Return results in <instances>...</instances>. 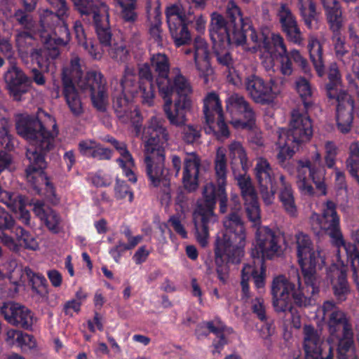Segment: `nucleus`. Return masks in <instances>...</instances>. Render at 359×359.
Wrapping results in <instances>:
<instances>
[{
	"instance_id": "1",
	"label": "nucleus",
	"mask_w": 359,
	"mask_h": 359,
	"mask_svg": "<svg viewBox=\"0 0 359 359\" xmlns=\"http://www.w3.org/2000/svg\"><path fill=\"white\" fill-rule=\"evenodd\" d=\"M16 130L29 142L26 152L29 162L26 169L27 180L40 194L47 179L43 172L46 165L44 156L55 147L59 134L56 121L43 111L38 118L21 115L16 121Z\"/></svg>"
},
{
	"instance_id": "2",
	"label": "nucleus",
	"mask_w": 359,
	"mask_h": 359,
	"mask_svg": "<svg viewBox=\"0 0 359 359\" xmlns=\"http://www.w3.org/2000/svg\"><path fill=\"white\" fill-rule=\"evenodd\" d=\"M84 62L75 54L71 56L69 65L64 67L61 73L62 94L71 112L79 116L83 112V104L74 83L83 92H88L93 105L100 111H104L108 105L106 81L101 72L88 71L83 74Z\"/></svg>"
},
{
	"instance_id": "3",
	"label": "nucleus",
	"mask_w": 359,
	"mask_h": 359,
	"mask_svg": "<svg viewBox=\"0 0 359 359\" xmlns=\"http://www.w3.org/2000/svg\"><path fill=\"white\" fill-rule=\"evenodd\" d=\"M169 138L163 119L154 116L144 128L142 139L144 142V163L147 174L154 187H165L164 192L169 194V182L164 175V147Z\"/></svg>"
},
{
	"instance_id": "4",
	"label": "nucleus",
	"mask_w": 359,
	"mask_h": 359,
	"mask_svg": "<svg viewBox=\"0 0 359 359\" xmlns=\"http://www.w3.org/2000/svg\"><path fill=\"white\" fill-rule=\"evenodd\" d=\"M225 187L217 186L216 188L212 182L208 183L203 191V201L198 203L193 213L195 236L202 247H205L208 243L209 231L217 222V217L214 213L217 198L219 201L220 212L224 213L227 210Z\"/></svg>"
},
{
	"instance_id": "5",
	"label": "nucleus",
	"mask_w": 359,
	"mask_h": 359,
	"mask_svg": "<svg viewBox=\"0 0 359 359\" xmlns=\"http://www.w3.org/2000/svg\"><path fill=\"white\" fill-rule=\"evenodd\" d=\"M224 232L218 237L215 247V255L217 264L222 262L223 256L232 264H238L244 255L246 244V232L244 223L240 215L233 212L223 220Z\"/></svg>"
},
{
	"instance_id": "6",
	"label": "nucleus",
	"mask_w": 359,
	"mask_h": 359,
	"mask_svg": "<svg viewBox=\"0 0 359 359\" xmlns=\"http://www.w3.org/2000/svg\"><path fill=\"white\" fill-rule=\"evenodd\" d=\"M326 321L328 331L338 339V359H347L353 344V328L351 317L340 309L333 301H325L319 309Z\"/></svg>"
},
{
	"instance_id": "7",
	"label": "nucleus",
	"mask_w": 359,
	"mask_h": 359,
	"mask_svg": "<svg viewBox=\"0 0 359 359\" xmlns=\"http://www.w3.org/2000/svg\"><path fill=\"white\" fill-rule=\"evenodd\" d=\"M44 48H38L36 40L29 33L24 31L18 32L15 36V43L19 55L22 59L30 57L35 62L39 69L49 72L53 60L60 55L57 46L64 45L65 42L60 36H57V31H53L51 42L46 44L40 36Z\"/></svg>"
},
{
	"instance_id": "8",
	"label": "nucleus",
	"mask_w": 359,
	"mask_h": 359,
	"mask_svg": "<svg viewBox=\"0 0 359 359\" xmlns=\"http://www.w3.org/2000/svg\"><path fill=\"white\" fill-rule=\"evenodd\" d=\"M297 163V184L301 192L309 196L326 195V170L319 151H315L309 158L299 160Z\"/></svg>"
},
{
	"instance_id": "9",
	"label": "nucleus",
	"mask_w": 359,
	"mask_h": 359,
	"mask_svg": "<svg viewBox=\"0 0 359 359\" xmlns=\"http://www.w3.org/2000/svg\"><path fill=\"white\" fill-rule=\"evenodd\" d=\"M295 243L298 263L304 276V284L308 292L317 294L322 278L316 273V268L324 263V259L318 250H314L310 236L302 231L295 235Z\"/></svg>"
},
{
	"instance_id": "10",
	"label": "nucleus",
	"mask_w": 359,
	"mask_h": 359,
	"mask_svg": "<svg viewBox=\"0 0 359 359\" xmlns=\"http://www.w3.org/2000/svg\"><path fill=\"white\" fill-rule=\"evenodd\" d=\"M298 288L284 276L276 277L271 285V294L273 295V306L276 311L285 312L290 308L292 297L295 303L300 306H306L311 304V299L308 295L314 294L308 292V287H302L300 277L297 271H294Z\"/></svg>"
},
{
	"instance_id": "11",
	"label": "nucleus",
	"mask_w": 359,
	"mask_h": 359,
	"mask_svg": "<svg viewBox=\"0 0 359 359\" xmlns=\"http://www.w3.org/2000/svg\"><path fill=\"white\" fill-rule=\"evenodd\" d=\"M321 3L325 10L330 29L333 32L332 42L336 58L344 68L347 69L351 63V55H348L345 40L340 33L344 24V17L343 16L341 4L338 0H321Z\"/></svg>"
},
{
	"instance_id": "12",
	"label": "nucleus",
	"mask_w": 359,
	"mask_h": 359,
	"mask_svg": "<svg viewBox=\"0 0 359 359\" xmlns=\"http://www.w3.org/2000/svg\"><path fill=\"white\" fill-rule=\"evenodd\" d=\"M203 114L205 121L204 130L217 140L223 141L229 136V131L224 120L223 109L219 95L211 92L203 100Z\"/></svg>"
},
{
	"instance_id": "13",
	"label": "nucleus",
	"mask_w": 359,
	"mask_h": 359,
	"mask_svg": "<svg viewBox=\"0 0 359 359\" xmlns=\"http://www.w3.org/2000/svg\"><path fill=\"white\" fill-rule=\"evenodd\" d=\"M337 205L332 201L325 203L322 215L313 213L310 217L311 224L314 231L326 233L332 243H341L340 217L337 212Z\"/></svg>"
},
{
	"instance_id": "14",
	"label": "nucleus",
	"mask_w": 359,
	"mask_h": 359,
	"mask_svg": "<svg viewBox=\"0 0 359 359\" xmlns=\"http://www.w3.org/2000/svg\"><path fill=\"white\" fill-rule=\"evenodd\" d=\"M244 85L249 97L260 104L272 103L281 91L274 79L266 81L256 74L248 76L245 79Z\"/></svg>"
},
{
	"instance_id": "15",
	"label": "nucleus",
	"mask_w": 359,
	"mask_h": 359,
	"mask_svg": "<svg viewBox=\"0 0 359 359\" xmlns=\"http://www.w3.org/2000/svg\"><path fill=\"white\" fill-rule=\"evenodd\" d=\"M282 138L289 140V144L300 146L310 140L313 135V127L310 117L294 109L291 114L289 128H281L278 131Z\"/></svg>"
},
{
	"instance_id": "16",
	"label": "nucleus",
	"mask_w": 359,
	"mask_h": 359,
	"mask_svg": "<svg viewBox=\"0 0 359 359\" xmlns=\"http://www.w3.org/2000/svg\"><path fill=\"white\" fill-rule=\"evenodd\" d=\"M303 349L305 359H333V348L324 343L320 332L313 326L303 327Z\"/></svg>"
},
{
	"instance_id": "17",
	"label": "nucleus",
	"mask_w": 359,
	"mask_h": 359,
	"mask_svg": "<svg viewBox=\"0 0 359 359\" xmlns=\"http://www.w3.org/2000/svg\"><path fill=\"white\" fill-rule=\"evenodd\" d=\"M279 237L267 226H260L257 229L255 236V243L251 250V257L255 259H272L280 252Z\"/></svg>"
},
{
	"instance_id": "18",
	"label": "nucleus",
	"mask_w": 359,
	"mask_h": 359,
	"mask_svg": "<svg viewBox=\"0 0 359 359\" xmlns=\"http://www.w3.org/2000/svg\"><path fill=\"white\" fill-rule=\"evenodd\" d=\"M166 18L171 36L177 46L187 44L191 40V36L187 24L192 19L184 15L182 5L174 4L166 9Z\"/></svg>"
},
{
	"instance_id": "19",
	"label": "nucleus",
	"mask_w": 359,
	"mask_h": 359,
	"mask_svg": "<svg viewBox=\"0 0 359 359\" xmlns=\"http://www.w3.org/2000/svg\"><path fill=\"white\" fill-rule=\"evenodd\" d=\"M55 9L54 13L51 11H44L41 15L40 28L39 34L46 44L51 42L53 31H56L57 25L63 18L67 16L69 7L66 0H47Z\"/></svg>"
},
{
	"instance_id": "20",
	"label": "nucleus",
	"mask_w": 359,
	"mask_h": 359,
	"mask_svg": "<svg viewBox=\"0 0 359 359\" xmlns=\"http://www.w3.org/2000/svg\"><path fill=\"white\" fill-rule=\"evenodd\" d=\"M172 79L164 78L158 81V90L163 99L172 98L174 92L177 94V99L190 98L193 92L189 81L182 74L179 69L172 70Z\"/></svg>"
},
{
	"instance_id": "21",
	"label": "nucleus",
	"mask_w": 359,
	"mask_h": 359,
	"mask_svg": "<svg viewBox=\"0 0 359 359\" xmlns=\"http://www.w3.org/2000/svg\"><path fill=\"white\" fill-rule=\"evenodd\" d=\"M184 53L187 55H192L196 69L200 77L204 79V82H208V77L212 74L213 70L210 64V51L207 42L201 37H196L194 41V50L186 48Z\"/></svg>"
},
{
	"instance_id": "22",
	"label": "nucleus",
	"mask_w": 359,
	"mask_h": 359,
	"mask_svg": "<svg viewBox=\"0 0 359 359\" xmlns=\"http://www.w3.org/2000/svg\"><path fill=\"white\" fill-rule=\"evenodd\" d=\"M0 312L10 324L25 329L31 328L35 322L30 310L13 302L4 303L0 307Z\"/></svg>"
},
{
	"instance_id": "23",
	"label": "nucleus",
	"mask_w": 359,
	"mask_h": 359,
	"mask_svg": "<svg viewBox=\"0 0 359 359\" xmlns=\"http://www.w3.org/2000/svg\"><path fill=\"white\" fill-rule=\"evenodd\" d=\"M226 107L230 112L236 111L245 119V121L241 120H232L231 124L236 128H251L255 121V113L249 102L245 97L238 93L230 95L226 100Z\"/></svg>"
},
{
	"instance_id": "24",
	"label": "nucleus",
	"mask_w": 359,
	"mask_h": 359,
	"mask_svg": "<svg viewBox=\"0 0 359 359\" xmlns=\"http://www.w3.org/2000/svg\"><path fill=\"white\" fill-rule=\"evenodd\" d=\"M134 97L113 89V107L118 118L123 123L139 121L140 112L133 103Z\"/></svg>"
},
{
	"instance_id": "25",
	"label": "nucleus",
	"mask_w": 359,
	"mask_h": 359,
	"mask_svg": "<svg viewBox=\"0 0 359 359\" xmlns=\"http://www.w3.org/2000/svg\"><path fill=\"white\" fill-rule=\"evenodd\" d=\"M335 98L338 102L336 113L337 128L340 133L346 134L352 128L354 100L344 91L339 92Z\"/></svg>"
},
{
	"instance_id": "26",
	"label": "nucleus",
	"mask_w": 359,
	"mask_h": 359,
	"mask_svg": "<svg viewBox=\"0 0 359 359\" xmlns=\"http://www.w3.org/2000/svg\"><path fill=\"white\" fill-rule=\"evenodd\" d=\"M4 81L10 95L20 101L29 89V79L18 66L13 65L4 74Z\"/></svg>"
},
{
	"instance_id": "27",
	"label": "nucleus",
	"mask_w": 359,
	"mask_h": 359,
	"mask_svg": "<svg viewBox=\"0 0 359 359\" xmlns=\"http://www.w3.org/2000/svg\"><path fill=\"white\" fill-rule=\"evenodd\" d=\"M11 230V233L15 235V239L4 232L0 233V241L11 250L18 252L21 245L30 250L39 249V245L36 239L22 227L14 226Z\"/></svg>"
},
{
	"instance_id": "28",
	"label": "nucleus",
	"mask_w": 359,
	"mask_h": 359,
	"mask_svg": "<svg viewBox=\"0 0 359 359\" xmlns=\"http://www.w3.org/2000/svg\"><path fill=\"white\" fill-rule=\"evenodd\" d=\"M163 111L170 124L180 126L184 125L187 121V114L192 107L191 98L176 99L172 109V98L163 99Z\"/></svg>"
},
{
	"instance_id": "29",
	"label": "nucleus",
	"mask_w": 359,
	"mask_h": 359,
	"mask_svg": "<svg viewBox=\"0 0 359 359\" xmlns=\"http://www.w3.org/2000/svg\"><path fill=\"white\" fill-rule=\"evenodd\" d=\"M348 268L342 263L333 264L329 271L328 276L331 279L333 293L337 299L341 302L347 299L350 293V287L346 278Z\"/></svg>"
},
{
	"instance_id": "30",
	"label": "nucleus",
	"mask_w": 359,
	"mask_h": 359,
	"mask_svg": "<svg viewBox=\"0 0 359 359\" xmlns=\"http://www.w3.org/2000/svg\"><path fill=\"white\" fill-rule=\"evenodd\" d=\"M231 26L229 22H226L222 15L217 13L212 14L209 31L215 49L225 48L229 45V32Z\"/></svg>"
},
{
	"instance_id": "31",
	"label": "nucleus",
	"mask_w": 359,
	"mask_h": 359,
	"mask_svg": "<svg viewBox=\"0 0 359 359\" xmlns=\"http://www.w3.org/2000/svg\"><path fill=\"white\" fill-rule=\"evenodd\" d=\"M201 159L196 153L187 154L184 158L182 183L188 191H194L198 187V173Z\"/></svg>"
},
{
	"instance_id": "32",
	"label": "nucleus",
	"mask_w": 359,
	"mask_h": 359,
	"mask_svg": "<svg viewBox=\"0 0 359 359\" xmlns=\"http://www.w3.org/2000/svg\"><path fill=\"white\" fill-rule=\"evenodd\" d=\"M250 39L259 48V57L262 67L267 72H273L275 62L270 41L266 37V33L263 32H258L255 29H250Z\"/></svg>"
},
{
	"instance_id": "33",
	"label": "nucleus",
	"mask_w": 359,
	"mask_h": 359,
	"mask_svg": "<svg viewBox=\"0 0 359 359\" xmlns=\"http://www.w3.org/2000/svg\"><path fill=\"white\" fill-rule=\"evenodd\" d=\"M107 141L111 143L118 152L120 157L117 158L116 161L122 168L125 176L129 181L133 183L136 182L137 178L134 173L135 168V160L128 151L126 144L123 142H119L114 137H109L107 139Z\"/></svg>"
},
{
	"instance_id": "34",
	"label": "nucleus",
	"mask_w": 359,
	"mask_h": 359,
	"mask_svg": "<svg viewBox=\"0 0 359 359\" xmlns=\"http://www.w3.org/2000/svg\"><path fill=\"white\" fill-rule=\"evenodd\" d=\"M135 69L133 67L126 65L120 82H116L113 89L120 90L130 97H135L140 91L142 95V88L141 82L137 81Z\"/></svg>"
},
{
	"instance_id": "35",
	"label": "nucleus",
	"mask_w": 359,
	"mask_h": 359,
	"mask_svg": "<svg viewBox=\"0 0 359 359\" xmlns=\"http://www.w3.org/2000/svg\"><path fill=\"white\" fill-rule=\"evenodd\" d=\"M33 211L50 231L55 233L58 231L60 217L55 210L43 202L36 201L34 203Z\"/></svg>"
},
{
	"instance_id": "36",
	"label": "nucleus",
	"mask_w": 359,
	"mask_h": 359,
	"mask_svg": "<svg viewBox=\"0 0 359 359\" xmlns=\"http://www.w3.org/2000/svg\"><path fill=\"white\" fill-rule=\"evenodd\" d=\"M139 81L142 83V102L144 104L151 106L154 100L153 75L149 64L144 63L139 67Z\"/></svg>"
},
{
	"instance_id": "37",
	"label": "nucleus",
	"mask_w": 359,
	"mask_h": 359,
	"mask_svg": "<svg viewBox=\"0 0 359 359\" xmlns=\"http://www.w3.org/2000/svg\"><path fill=\"white\" fill-rule=\"evenodd\" d=\"M254 171L259 187H271L273 184L276 173L269 161L265 158H256Z\"/></svg>"
},
{
	"instance_id": "38",
	"label": "nucleus",
	"mask_w": 359,
	"mask_h": 359,
	"mask_svg": "<svg viewBox=\"0 0 359 359\" xmlns=\"http://www.w3.org/2000/svg\"><path fill=\"white\" fill-rule=\"evenodd\" d=\"M297 6L306 26L310 29H318L319 13L313 0H298Z\"/></svg>"
},
{
	"instance_id": "39",
	"label": "nucleus",
	"mask_w": 359,
	"mask_h": 359,
	"mask_svg": "<svg viewBox=\"0 0 359 359\" xmlns=\"http://www.w3.org/2000/svg\"><path fill=\"white\" fill-rule=\"evenodd\" d=\"M243 273L247 276V280L252 277L257 289L262 290L265 285V266L262 259H255L252 263L245 264L243 268Z\"/></svg>"
},
{
	"instance_id": "40",
	"label": "nucleus",
	"mask_w": 359,
	"mask_h": 359,
	"mask_svg": "<svg viewBox=\"0 0 359 359\" xmlns=\"http://www.w3.org/2000/svg\"><path fill=\"white\" fill-rule=\"evenodd\" d=\"M76 8L82 15H93V18L98 15L107 16V6L100 0H72Z\"/></svg>"
},
{
	"instance_id": "41",
	"label": "nucleus",
	"mask_w": 359,
	"mask_h": 359,
	"mask_svg": "<svg viewBox=\"0 0 359 359\" xmlns=\"http://www.w3.org/2000/svg\"><path fill=\"white\" fill-rule=\"evenodd\" d=\"M339 248L343 247L346 252L348 260L350 262L353 270V278L359 291V251L353 243H346L341 234V243H332Z\"/></svg>"
},
{
	"instance_id": "42",
	"label": "nucleus",
	"mask_w": 359,
	"mask_h": 359,
	"mask_svg": "<svg viewBox=\"0 0 359 359\" xmlns=\"http://www.w3.org/2000/svg\"><path fill=\"white\" fill-rule=\"evenodd\" d=\"M308 50L318 74L320 76H323L325 72L323 47L318 38L314 35H311L309 37Z\"/></svg>"
},
{
	"instance_id": "43",
	"label": "nucleus",
	"mask_w": 359,
	"mask_h": 359,
	"mask_svg": "<svg viewBox=\"0 0 359 359\" xmlns=\"http://www.w3.org/2000/svg\"><path fill=\"white\" fill-rule=\"evenodd\" d=\"M228 154L232 168L238 161L245 172L250 167V163L246 150L243 144L239 141H231L228 145Z\"/></svg>"
},
{
	"instance_id": "44",
	"label": "nucleus",
	"mask_w": 359,
	"mask_h": 359,
	"mask_svg": "<svg viewBox=\"0 0 359 359\" xmlns=\"http://www.w3.org/2000/svg\"><path fill=\"white\" fill-rule=\"evenodd\" d=\"M116 10L123 22L133 25L138 17L136 0H115Z\"/></svg>"
},
{
	"instance_id": "45",
	"label": "nucleus",
	"mask_w": 359,
	"mask_h": 359,
	"mask_svg": "<svg viewBox=\"0 0 359 359\" xmlns=\"http://www.w3.org/2000/svg\"><path fill=\"white\" fill-rule=\"evenodd\" d=\"M207 327L209 331L216 335V339L213 341V346L215 349L213 350V353H219L221 349L223 348L224 344H226V340L225 339L226 334H230L231 332V330L230 328H227L220 322H207L204 323L203 325H201V327Z\"/></svg>"
},
{
	"instance_id": "46",
	"label": "nucleus",
	"mask_w": 359,
	"mask_h": 359,
	"mask_svg": "<svg viewBox=\"0 0 359 359\" xmlns=\"http://www.w3.org/2000/svg\"><path fill=\"white\" fill-rule=\"evenodd\" d=\"M279 181L281 186L279 194L280 200L285 211L291 216H294L297 212V207L291 186L286 182L283 175H280Z\"/></svg>"
},
{
	"instance_id": "47",
	"label": "nucleus",
	"mask_w": 359,
	"mask_h": 359,
	"mask_svg": "<svg viewBox=\"0 0 359 359\" xmlns=\"http://www.w3.org/2000/svg\"><path fill=\"white\" fill-rule=\"evenodd\" d=\"M214 169L217 186H226L227 174L226 151L223 147L217 149Z\"/></svg>"
},
{
	"instance_id": "48",
	"label": "nucleus",
	"mask_w": 359,
	"mask_h": 359,
	"mask_svg": "<svg viewBox=\"0 0 359 359\" xmlns=\"http://www.w3.org/2000/svg\"><path fill=\"white\" fill-rule=\"evenodd\" d=\"M107 9V16L98 15L93 18L98 39L102 47H109L111 41V33L108 24L109 13Z\"/></svg>"
},
{
	"instance_id": "49",
	"label": "nucleus",
	"mask_w": 359,
	"mask_h": 359,
	"mask_svg": "<svg viewBox=\"0 0 359 359\" xmlns=\"http://www.w3.org/2000/svg\"><path fill=\"white\" fill-rule=\"evenodd\" d=\"M346 168L349 174L359 184V143L358 142H353L349 145Z\"/></svg>"
},
{
	"instance_id": "50",
	"label": "nucleus",
	"mask_w": 359,
	"mask_h": 359,
	"mask_svg": "<svg viewBox=\"0 0 359 359\" xmlns=\"http://www.w3.org/2000/svg\"><path fill=\"white\" fill-rule=\"evenodd\" d=\"M151 65L158 74L156 82L158 86V81H162L164 78H168L170 71L168 58L163 53L155 54L151 57Z\"/></svg>"
},
{
	"instance_id": "51",
	"label": "nucleus",
	"mask_w": 359,
	"mask_h": 359,
	"mask_svg": "<svg viewBox=\"0 0 359 359\" xmlns=\"http://www.w3.org/2000/svg\"><path fill=\"white\" fill-rule=\"evenodd\" d=\"M349 39L351 42L352 50L351 53V62L349 67H351L353 73L359 80V36L356 34L351 25L348 27Z\"/></svg>"
},
{
	"instance_id": "52",
	"label": "nucleus",
	"mask_w": 359,
	"mask_h": 359,
	"mask_svg": "<svg viewBox=\"0 0 359 359\" xmlns=\"http://www.w3.org/2000/svg\"><path fill=\"white\" fill-rule=\"evenodd\" d=\"M250 29H252L248 23L241 24V26H231L229 32V44L243 45L245 43L247 36H250Z\"/></svg>"
},
{
	"instance_id": "53",
	"label": "nucleus",
	"mask_w": 359,
	"mask_h": 359,
	"mask_svg": "<svg viewBox=\"0 0 359 359\" xmlns=\"http://www.w3.org/2000/svg\"><path fill=\"white\" fill-rule=\"evenodd\" d=\"M295 83L297 91L302 99L305 108L308 109L312 104L313 90L309 81L304 78L297 79Z\"/></svg>"
},
{
	"instance_id": "54",
	"label": "nucleus",
	"mask_w": 359,
	"mask_h": 359,
	"mask_svg": "<svg viewBox=\"0 0 359 359\" xmlns=\"http://www.w3.org/2000/svg\"><path fill=\"white\" fill-rule=\"evenodd\" d=\"M277 144L279 148L277 159L280 164H283L287 158H290L295 152V150L299 147V146L289 144V140L282 138L280 134H278Z\"/></svg>"
},
{
	"instance_id": "55",
	"label": "nucleus",
	"mask_w": 359,
	"mask_h": 359,
	"mask_svg": "<svg viewBox=\"0 0 359 359\" xmlns=\"http://www.w3.org/2000/svg\"><path fill=\"white\" fill-rule=\"evenodd\" d=\"M1 194L0 201L13 212H18V209L21 208L22 205H26L25 198L18 193L4 191Z\"/></svg>"
},
{
	"instance_id": "56",
	"label": "nucleus",
	"mask_w": 359,
	"mask_h": 359,
	"mask_svg": "<svg viewBox=\"0 0 359 359\" xmlns=\"http://www.w3.org/2000/svg\"><path fill=\"white\" fill-rule=\"evenodd\" d=\"M154 20L151 22L149 28V34L151 37L156 42L158 46H162L164 34L161 29V13L157 8L155 9L153 13Z\"/></svg>"
},
{
	"instance_id": "57",
	"label": "nucleus",
	"mask_w": 359,
	"mask_h": 359,
	"mask_svg": "<svg viewBox=\"0 0 359 359\" xmlns=\"http://www.w3.org/2000/svg\"><path fill=\"white\" fill-rule=\"evenodd\" d=\"M328 78L330 83L326 86L327 95L330 98H335L336 95L338 94L337 93V88L341 81V74L336 64L330 67Z\"/></svg>"
},
{
	"instance_id": "58",
	"label": "nucleus",
	"mask_w": 359,
	"mask_h": 359,
	"mask_svg": "<svg viewBox=\"0 0 359 359\" xmlns=\"http://www.w3.org/2000/svg\"><path fill=\"white\" fill-rule=\"evenodd\" d=\"M236 180L244 200H252V197L257 196L251 179L249 176L240 175L236 177Z\"/></svg>"
},
{
	"instance_id": "59",
	"label": "nucleus",
	"mask_w": 359,
	"mask_h": 359,
	"mask_svg": "<svg viewBox=\"0 0 359 359\" xmlns=\"http://www.w3.org/2000/svg\"><path fill=\"white\" fill-rule=\"evenodd\" d=\"M247 215L255 225L259 224L260 209L257 196L252 197V200H244Z\"/></svg>"
},
{
	"instance_id": "60",
	"label": "nucleus",
	"mask_w": 359,
	"mask_h": 359,
	"mask_svg": "<svg viewBox=\"0 0 359 359\" xmlns=\"http://www.w3.org/2000/svg\"><path fill=\"white\" fill-rule=\"evenodd\" d=\"M226 12L229 18V23L233 26H241L245 23L242 17L241 12L236 3L231 0L226 6Z\"/></svg>"
},
{
	"instance_id": "61",
	"label": "nucleus",
	"mask_w": 359,
	"mask_h": 359,
	"mask_svg": "<svg viewBox=\"0 0 359 359\" xmlns=\"http://www.w3.org/2000/svg\"><path fill=\"white\" fill-rule=\"evenodd\" d=\"M278 17L283 29L297 24L295 17L286 4H280L278 11Z\"/></svg>"
},
{
	"instance_id": "62",
	"label": "nucleus",
	"mask_w": 359,
	"mask_h": 359,
	"mask_svg": "<svg viewBox=\"0 0 359 359\" xmlns=\"http://www.w3.org/2000/svg\"><path fill=\"white\" fill-rule=\"evenodd\" d=\"M107 51L109 56L118 62H125L128 57V50L122 43H114L107 47Z\"/></svg>"
},
{
	"instance_id": "63",
	"label": "nucleus",
	"mask_w": 359,
	"mask_h": 359,
	"mask_svg": "<svg viewBox=\"0 0 359 359\" xmlns=\"http://www.w3.org/2000/svg\"><path fill=\"white\" fill-rule=\"evenodd\" d=\"M325 162L329 168H334L338 154V148L333 142H327L325 144Z\"/></svg>"
},
{
	"instance_id": "64",
	"label": "nucleus",
	"mask_w": 359,
	"mask_h": 359,
	"mask_svg": "<svg viewBox=\"0 0 359 359\" xmlns=\"http://www.w3.org/2000/svg\"><path fill=\"white\" fill-rule=\"evenodd\" d=\"M25 275L33 290H37L40 287H46L47 281L43 275L34 272L29 267H26Z\"/></svg>"
}]
</instances>
